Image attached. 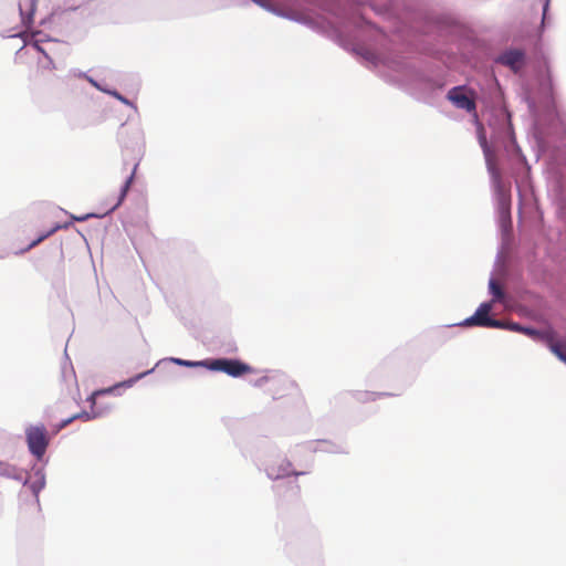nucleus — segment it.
<instances>
[{
	"mask_svg": "<svg viewBox=\"0 0 566 566\" xmlns=\"http://www.w3.org/2000/svg\"><path fill=\"white\" fill-rule=\"evenodd\" d=\"M203 367L212 371H222L231 377H241L252 373V367L238 359L217 358L203 360Z\"/></svg>",
	"mask_w": 566,
	"mask_h": 566,
	"instance_id": "f257e3e1",
	"label": "nucleus"
},
{
	"mask_svg": "<svg viewBox=\"0 0 566 566\" xmlns=\"http://www.w3.org/2000/svg\"><path fill=\"white\" fill-rule=\"evenodd\" d=\"M27 442L30 452L41 459L49 446V434L44 426H31L25 430Z\"/></svg>",
	"mask_w": 566,
	"mask_h": 566,
	"instance_id": "f03ea898",
	"label": "nucleus"
},
{
	"mask_svg": "<svg viewBox=\"0 0 566 566\" xmlns=\"http://www.w3.org/2000/svg\"><path fill=\"white\" fill-rule=\"evenodd\" d=\"M254 386L264 387L266 386V392L272 396L273 399H281L287 395L289 389H292L294 385L284 378L276 376H264L255 380Z\"/></svg>",
	"mask_w": 566,
	"mask_h": 566,
	"instance_id": "7ed1b4c3",
	"label": "nucleus"
},
{
	"mask_svg": "<svg viewBox=\"0 0 566 566\" xmlns=\"http://www.w3.org/2000/svg\"><path fill=\"white\" fill-rule=\"evenodd\" d=\"M492 310V303H482L474 315L463 322L464 326H484V327H504L505 324L501 321L489 317Z\"/></svg>",
	"mask_w": 566,
	"mask_h": 566,
	"instance_id": "20e7f679",
	"label": "nucleus"
},
{
	"mask_svg": "<svg viewBox=\"0 0 566 566\" xmlns=\"http://www.w3.org/2000/svg\"><path fill=\"white\" fill-rule=\"evenodd\" d=\"M276 501L280 505H286L298 500L301 486L295 481L276 484L273 488Z\"/></svg>",
	"mask_w": 566,
	"mask_h": 566,
	"instance_id": "39448f33",
	"label": "nucleus"
},
{
	"mask_svg": "<svg viewBox=\"0 0 566 566\" xmlns=\"http://www.w3.org/2000/svg\"><path fill=\"white\" fill-rule=\"evenodd\" d=\"M448 98L461 109H465L467 112L475 111V102L473 94H467L464 87L458 86L453 87L448 92Z\"/></svg>",
	"mask_w": 566,
	"mask_h": 566,
	"instance_id": "423d86ee",
	"label": "nucleus"
},
{
	"mask_svg": "<svg viewBox=\"0 0 566 566\" xmlns=\"http://www.w3.org/2000/svg\"><path fill=\"white\" fill-rule=\"evenodd\" d=\"M266 474L270 479L277 480L290 475H298L300 473L293 470L289 460L283 459L277 463H270L266 468Z\"/></svg>",
	"mask_w": 566,
	"mask_h": 566,
	"instance_id": "0eeeda50",
	"label": "nucleus"
},
{
	"mask_svg": "<svg viewBox=\"0 0 566 566\" xmlns=\"http://www.w3.org/2000/svg\"><path fill=\"white\" fill-rule=\"evenodd\" d=\"M479 142H480V145H481V147L483 149V154H484V157H485L488 169H489L490 174L492 175V177L496 181H499L500 178H501V174H500V170H499V168L496 166V157H495L494 151L490 148V146L488 144V140H486V137H485L484 134L480 135Z\"/></svg>",
	"mask_w": 566,
	"mask_h": 566,
	"instance_id": "6e6552de",
	"label": "nucleus"
},
{
	"mask_svg": "<svg viewBox=\"0 0 566 566\" xmlns=\"http://www.w3.org/2000/svg\"><path fill=\"white\" fill-rule=\"evenodd\" d=\"M524 53L521 50H510L500 56V62L510 66L513 71H518L524 63Z\"/></svg>",
	"mask_w": 566,
	"mask_h": 566,
	"instance_id": "1a4fd4ad",
	"label": "nucleus"
},
{
	"mask_svg": "<svg viewBox=\"0 0 566 566\" xmlns=\"http://www.w3.org/2000/svg\"><path fill=\"white\" fill-rule=\"evenodd\" d=\"M549 349L564 363H566V338L555 340L551 335H545Z\"/></svg>",
	"mask_w": 566,
	"mask_h": 566,
	"instance_id": "9d476101",
	"label": "nucleus"
},
{
	"mask_svg": "<svg viewBox=\"0 0 566 566\" xmlns=\"http://www.w3.org/2000/svg\"><path fill=\"white\" fill-rule=\"evenodd\" d=\"M137 164L134 165V168L130 172V175L126 178L122 189H120V193L117 198V201L112 206V208L108 210V212H112L114 211L116 208H118L122 202L124 201L129 188H130V185L133 184V180L135 178V174H136V170H137Z\"/></svg>",
	"mask_w": 566,
	"mask_h": 566,
	"instance_id": "9b49d317",
	"label": "nucleus"
},
{
	"mask_svg": "<svg viewBox=\"0 0 566 566\" xmlns=\"http://www.w3.org/2000/svg\"><path fill=\"white\" fill-rule=\"evenodd\" d=\"M39 34L40 33L33 34L32 35V41L29 44L32 45L38 52H41L46 57L48 62H46L45 67H48L49 70H54L55 65H54L53 60L48 54L46 50L41 45V43L43 41L36 38Z\"/></svg>",
	"mask_w": 566,
	"mask_h": 566,
	"instance_id": "f8f14e48",
	"label": "nucleus"
},
{
	"mask_svg": "<svg viewBox=\"0 0 566 566\" xmlns=\"http://www.w3.org/2000/svg\"><path fill=\"white\" fill-rule=\"evenodd\" d=\"M489 286L493 295L492 302H502L504 300V291L502 286L495 280H491Z\"/></svg>",
	"mask_w": 566,
	"mask_h": 566,
	"instance_id": "ddd939ff",
	"label": "nucleus"
},
{
	"mask_svg": "<svg viewBox=\"0 0 566 566\" xmlns=\"http://www.w3.org/2000/svg\"><path fill=\"white\" fill-rule=\"evenodd\" d=\"M511 331H517V332H522L526 335H530L534 338H539V337H544V335H542L539 332L535 331V329H532V328H526V327H522L520 326L518 324L516 323H509L506 325Z\"/></svg>",
	"mask_w": 566,
	"mask_h": 566,
	"instance_id": "4468645a",
	"label": "nucleus"
},
{
	"mask_svg": "<svg viewBox=\"0 0 566 566\" xmlns=\"http://www.w3.org/2000/svg\"><path fill=\"white\" fill-rule=\"evenodd\" d=\"M62 227L61 226H55L53 227L50 231L41 234L38 239H35L34 241H32L28 248L25 249V251L36 247L38 244H40L43 240H45L46 238H49L50 235H52L53 233H55L59 229H61Z\"/></svg>",
	"mask_w": 566,
	"mask_h": 566,
	"instance_id": "2eb2a0df",
	"label": "nucleus"
},
{
	"mask_svg": "<svg viewBox=\"0 0 566 566\" xmlns=\"http://www.w3.org/2000/svg\"><path fill=\"white\" fill-rule=\"evenodd\" d=\"M75 419H83V420L87 421V420H90V419H91V416H90V413H87V412H80V413H76V415H74V416H72V417H70V418H67V419L63 420V421L61 422V424H60V429H61V428L66 427L67 424H70V423H71L73 420H75Z\"/></svg>",
	"mask_w": 566,
	"mask_h": 566,
	"instance_id": "dca6fc26",
	"label": "nucleus"
},
{
	"mask_svg": "<svg viewBox=\"0 0 566 566\" xmlns=\"http://www.w3.org/2000/svg\"><path fill=\"white\" fill-rule=\"evenodd\" d=\"M24 6L29 7L28 15L32 17V14L34 12V8H35V1L34 0H22L20 2L19 7H20V12L22 15L24 14V11H23Z\"/></svg>",
	"mask_w": 566,
	"mask_h": 566,
	"instance_id": "f3484780",
	"label": "nucleus"
},
{
	"mask_svg": "<svg viewBox=\"0 0 566 566\" xmlns=\"http://www.w3.org/2000/svg\"><path fill=\"white\" fill-rule=\"evenodd\" d=\"M171 360L179 366H187V367L202 366L203 367V360L202 361H191V360H184L180 358H172Z\"/></svg>",
	"mask_w": 566,
	"mask_h": 566,
	"instance_id": "a211bd4d",
	"label": "nucleus"
},
{
	"mask_svg": "<svg viewBox=\"0 0 566 566\" xmlns=\"http://www.w3.org/2000/svg\"><path fill=\"white\" fill-rule=\"evenodd\" d=\"M114 97H116L117 99H119L122 103L126 104V105H132V103L124 96H122L118 92L114 91V92H109Z\"/></svg>",
	"mask_w": 566,
	"mask_h": 566,
	"instance_id": "6ab92c4d",
	"label": "nucleus"
},
{
	"mask_svg": "<svg viewBox=\"0 0 566 566\" xmlns=\"http://www.w3.org/2000/svg\"><path fill=\"white\" fill-rule=\"evenodd\" d=\"M149 371H146V373H143V374H139L137 375L134 379H130L126 382H124V385H127V386H132L136 380L140 379L142 377H144L145 375H147Z\"/></svg>",
	"mask_w": 566,
	"mask_h": 566,
	"instance_id": "aec40b11",
	"label": "nucleus"
},
{
	"mask_svg": "<svg viewBox=\"0 0 566 566\" xmlns=\"http://www.w3.org/2000/svg\"><path fill=\"white\" fill-rule=\"evenodd\" d=\"M91 217H99V216L91 213V214H86L84 217H73V219L76 220V221H85L86 219H88Z\"/></svg>",
	"mask_w": 566,
	"mask_h": 566,
	"instance_id": "412c9836",
	"label": "nucleus"
},
{
	"mask_svg": "<svg viewBox=\"0 0 566 566\" xmlns=\"http://www.w3.org/2000/svg\"><path fill=\"white\" fill-rule=\"evenodd\" d=\"M125 135V130L123 129L120 133H119V136L123 137Z\"/></svg>",
	"mask_w": 566,
	"mask_h": 566,
	"instance_id": "4be33fe9",
	"label": "nucleus"
},
{
	"mask_svg": "<svg viewBox=\"0 0 566 566\" xmlns=\"http://www.w3.org/2000/svg\"><path fill=\"white\" fill-rule=\"evenodd\" d=\"M90 81H91V83H92L93 85L97 86L96 82H94L93 80H90Z\"/></svg>",
	"mask_w": 566,
	"mask_h": 566,
	"instance_id": "5701e85b",
	"label": "nucleus"
}]
</instances>
